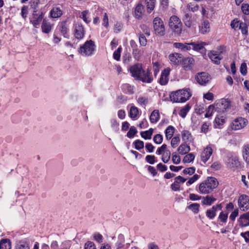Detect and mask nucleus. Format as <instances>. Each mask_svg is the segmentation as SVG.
I'll use <instances>...</instances> for the list:
<instances>
[{"mask_svg":"<svg viewBox=\"0 0 249 249\" xmlns=\"http://www.w3.org/2000/svg\"><path fill=\"white\" fill-rule=\"evenodd\" d=\"M218 181L216 178L209 177L199 184V192L202 194H210L218 186Z\"/></svg>","mask_w":249,"mask_h":249,"instance_id":"obj_1","label":"nucleus"},{"mask_svg":"<svg viewBox=\"0 0 249 249\" xmlns=\"http://www.w3.org/2000/svg\"><path fill=\"white\" fill-rule=\"evenodd\" d=\"M191 95L188 90L183 89L172 92L170 95V98L173 102H185L189 99Z\"/></svg>","mask_w":249,"mask_h":249,"instance_id":"obj_2","label":"nucleus"},{"mask_svg":"<svg viewBox=\"0 0 249 249\" xmlns=\"http://www.w3.org/2000/svg\"><path fill=\"white\" fill-rule=\"evenodd\" d=\"M169 26L176 36H180L182 32V24L177 16L173 15L170 18Z\"/></svg>","mask_w":249,"mask_h":249,"instance_id":"obj_3","label":"nucleus"},{"mask_svg":"<svg viewBox=\"0 0 249 249\" xmlns=\"http://www.w3.org/2000/svg\"><path fill=\"white\" fill-rule=\"evenodd\" d=\"M95 47L94 42L92 40H88L80 47L78 52L83 56H90L93 53Z\"/></svg>","mask_w":249,"mask_h":249,"instance_id":"obj_4","label":"nucleus"},{"mask_svg":"<svg viewBox=\"0 0 249 249\" xmlns=\"http://www.w3.org/2000/svg\"><path fill=\"white\" fill-rule=\"evenodd\" d=\"M213 105L214 107V112L223 114L231 107V102L228 99H222L216 101Z\"/></svg>","mask_w":249,"mask_h":249,"instance_id":"obj_5","label":"nucleus"},{"mask_svg":"<svg viewBox=\"0 0 249 249\" xmlns=\"http://www.w3.org/2000/svg\"><path fill=\"white\" fill-rule=\"evenodd\" d=\"M217 51H211L208 53V56L210 59L215 64L218 65L220 63V60L222 57L221 54L225 51L224 46H219L217 48Z\"/></svg>","mask_w":249,"mask_h":249,"instance_id":"obj_6","label":"nucleus"},{"mask_svg":"<svg viewBox=\"0 0 249 249\" xmlns=\"http://www.w3.org/2000/svg\"><path fill=\"white\" fill-rule=\"evenodd\" d=\"M153 27L155 34L160 36L165 35V27L162 20L159 17H156L153 20Z\"/></svg>","mask_w":249,"mask_h":249,"instance_id":"obj_7","label":"nucleus"},{"mask_svg":"<svg viewBox=\"0 0 249 249\" xmlns=\"http://www.w3.org/2000/svg\"><path fill=\"white\" fill-rule=\"evenodd\" d=\"M129 71L131 75L135 79L138 80L143 71V69L141 64L137 63L131 66L129 68Z\"/></svg>","mask_w":249,"mask_h":249,"instance_id":"obj_8","label":"nucleus"},{"mask_svg":"<svg viewBox=\"0 0 249 249\" xmlns=\"http://www.w3.org/2000/svg\"><path fill=\"white\" fill-rule=\"evenodd\" d=\"M238 206L240 209L245 211L249 209V197L246 195L239 196L238 200Z\"/></svg>","mask_w":249,"mask_h":249,"instance_id":"obj_9","label":"nucleus"},{"mask_svg":"<svg viewBox=\"0 0 249 249\" xmlns=\"http://www.w3.org/2000/svg\"><path fill=\"white\" fill-rule=\"evenodd\" d=\"M210 79L211 78L209 74L205 72L197 73L196 76V79L197 82L201 85H204L207 84Z\"/></svg>","mask_w":249,"mask_h":249,"instance_id":"obj_10","label":"nucleus"},{"mask_svg":"<svg viewBox=\"0 0 249 249\" xmlns=\"http://www.w3.org/2000/svg\"><path fill=\"white\" fill-rule=\"evenodd\" d=\"M85 35V31L81 24L75 23L74 25V36L77 39H81Z\"/></svg>","mask_w":249,"mask_h":249,"instance_id":"obj_11","label":"nucleus"},{"mask_svg":"<svg viewBox=\"0 0 249 249\" xmlns=\"http://www.w3.org/2000/svg\"><path fill=\"white\" fill-rule=\"evenodd\" d=\"M248 121L243 118H239L235 119L232 123V129L239 130L244 128L247 124Z\"/></svg>","mask_w":249,"mask_h":249,"instance_id":"obj_12","label":"nucleus"},{"mask_svg":"<svg viewBox=\"0 0 249 249\" xmlns=\"http://www.w3.org/2000/svg\"><path fill=\"white\" fill-rule=\"evenodd\" d=\"M139 80L142 81L144 83H150L153 81V77L150 71L148 68L146 71H142V73L140 75Z\"/></svg>","mask_w":249,"mask_h":249,"instance_id":"obj_13","label":"nucleus"},{"mask_svg":"<svg viewBox=\"0 0 249 249\" xmlns=\"http://www.w3.org/2000/svg\"><path fill=\"white\" fill-rule=\"evenodd\" d=\"M228 166L235 170L239 168L240 166V162L239 161L238 158L236 156L229 157L227 160Z\"/></svg>","mask_w":249,"mask_h":249,"instance_id":"obj_14","label":"nucleus"},{"mask_svg":"<svg viewBox=\"0 0 249 249\" xmlns=\"http://www.w3.org/2000/svg\"><path fill=\"white\" fill-rule=\"evenodd\" d=\"M213 153L212 148L210 146H207L204 149L201 154V160L204 162H206L210 159Z\"/></svg>","mask_w":249,"mask_h":249,"instance_id":"obj_15","label":"nucleus"},{"mask_svg":"<svg viewBox=\"0 0 249 249\" xmlns=\"http://www.w3.org/2000/svg\"><path fill=\"white\" fill-rule=\"evenodd\" d=\"M169 58L174 65H178L183 60V56L178 53H174L169 55Z\"/></svg>","mask_w":249,"mask_h":249,"instance_id":"obj_16","label":"nucleus"},{"mask_svg":"<svg viewBox=\"0 0 249 249\" xmlns=\"http://www.w3.org/2000/svg\"><path fill=\"white\" fill-rule=\"evenodd\" d=\"M238 222L240 227L249 226V212L240 215Z\"/></svg>","mask_w":249,"mask_h":249,"instance_id":"obj_17","label":"nucleus"},{"mask_svg":"<svg viewBox=\"0 0 249 249\" xmlns=\"http://www.w3.org/2000/svg\"><path fill=\"white\" fill-rule=\"evenodd\" d=\"M35 12H36L35 11H34L33 19L31 20V22L35 28H38L43 19V14L41 13L40 15L38 16Z\"/></svg>","mask_w":249,"mask_h":249,"instance_id":"obj_18","label":"nucleus"},{"mask_svg":"<svg viewBox=\"0 0 249 249\" xmlns=\"http://www.w3.org/2000/svg\"><path fill=\"white\" fill-rule=\"evenodd\" d=\"M221 206L220 204H218L213 206L211 209L208 210L206 211V216L210 219H213L215 216V212L217 209L220 210Z\"/></svg>","mask_w":249,"mask_h":249,"instance_id":"obj_19","label":"nucleus"},{"mask_svg":"<svg viewBox=\"0 0 249 249\" xmlns=\"http://www.w3.org/2000/svg\"><path fill=\"white\" fill-rule=\"evenodd\" d=\"M169 71L167 69H165L162 72L159 80V82L161 85H164L167 84L169 80Z\"/></svg>","mask_w":249,"mask_h":249,"instance_id":"obj_20","label":"nucleus"},{"mask_svg":"<svg viewBox=\"0 0 249 249\" xmlns=\"http://www.w3.org/2000/svg\"><path fill=\"white\" fill-rule=\"evenodd\" d=\"M183 65L185 70H191L194 64V60L191 57H188L185 59L183 58Z\"/></svg>","mask_w":249,"mask_h":249,"instance_id":"obj_21","label":"nucleus"},{"mask_svg":"<svg viewBox=\"0 0 249 249\" xmlns=\"http://www.w3.org/2000/svg\"><path fill=\"white\" fill-rule=\"evenodd\" d=\"M173 46L175 48L180 49L182 51L190 50V46H189V43H182L176 42L173 44Z\"/></svg>","mask_w":249,"mask_h":249,"instance_id":"obj_22","label":"nucleus"},{"mask_svg":"<svg viewBox=\"0 0 249 249\" xmlns=\"http://www.w3.org/2000/svg\"><path fill=\"white\" fill-rule=\"evenodd\" d=\"M144 12V7L141 4H139L137 5L135 10V15L137 18H142V14Z\"/></svg>","mask_w":249,"mask_h":249,"instance_id":"obj_23","label":"nucleus"},{"mask_svg":"<svg viewBox=\"0 0 249 249\" xmlns=\"http://www.w3.org/2000/svg\"><path fill=\"white\" fill-rule=\"evenodd\" d=\"M242 156L244 160L249 164V144L244 146L242 151Z\"/></svg>","mask_w":249,"mask_h":249,"instance_id":"obj_24","label":"nucleus"},{"mask_svg":"<svg viewBox=\"0 0 249 249\" xmlns=\"http://www.w3.org/2000/svg\"><path fill=\"white\" fill-rule=\"evenodd\" d=\"M11 245L10 240L2 239L0 241V249H11Z\"/></svg>","mask_w":249,"mask_h":249,"instance_id":"obj_25","label":"nucleus"},{"mask_svg":"<svg viewBox=\"0 0 249 249\" xmlns=\"http://www.w3.org/2000/svg\"><path fill=\"white\" fill-rule=\"evenodd\" d=\"M190 151V147L187 144L184 143L181 144L178 149L179 154L185 155Z\"/></svg>","mask_w":249,"mask_h":249,"instance_id":"obj_26","label":"nucleus"},{"mask_svg":"<svg viewBox=\"0 0 249 249\" xmlns=\"http://www.w3.org/2000/svg\"><path fill=\"white\" fill-rule=\"evenodd\" d=\"M160 118V113L158 110H154L151 114L150 121L151 123L157 122Z\"/></svg>","mask_w":249,"mask_h":249,"instance_id":"obj_27","label":"nucleus"},{"mask_svg":"<svg viewBox=\"0 0 249 249\" xmlns=\"http://www.w3.org/2000/svg\"><path fill=\"white\" fill-rule=\"evenodd\" d=\"M62 11L58 7H53L50 12L51 16L53 18H59L62 15Z\"/></svg>","mask_w":249,"mask_h":249,"instance_id":"obj_28","label":"nucleus"},{"mask_svg":"<svg viewBox=\"0 0 249 249\" xmlns=\"http://www.w3.org/2000/svg\"><path fill=\"white\" fill-rule=\"evenodd\" d=\"M165 136L167 140L172 138L175 132V128L171 125L168 126L165 130Z\"/></svg>","mask_w":249,"mask_h":249,"instance_id":"obj_29","label":"nucleus"},{"mask_svg":"<svg viewBox=\"0 0 249 249\" xmlns=\"http://www.w3.org/2000/svg\"><path fill=\"white\" fill-rule=\"evenodd\" d=\"M210 31V24L208 21H204L202 23L200 32L202 34H205Z\"/></svg>","mask_w":249,"mask_h":249,"instance_id":"obj_30","label":"nucleus"},{"mask_svg":"<svg viewBox=\"0 0 249 249\" xmlns=\"http://www.w3.org/2000/svg\"><path fill=\"white\" fill-rule=\"evenodd\" d=\"M41 28L43 33L47 34L50 32L52 27L49 22L44 19L42 24Z\"/></svg>","mask_w":249,"mask_h":249,"instance_id":"obj_31","label":"nucleus"},{"mask_svg":"<svg viewBox=\"0 0 249 249\" xmlns=\"http://www.w3.org/2000/svg\"><path fill=\"white\" fill-rule=\"evenodd\" d=\"M215 115V123L219 125H223L225 123V117L223 115V114L216 113Z\"/></svg>","mask_w":249,"mask_h":249,"instance_id":"obj_32","label":"nucleus"},{"mask_svg":"<svg viewBox=\"0 0 249 249\" xmlns=\"http://www.w3.org/2000/svg\"><path fill=\"white\" fill-rule=\"evenodd\" d=\"M203 198L202 203L206 205H211L216 200L215 198L210 196H207L205 197H203Z\"/></svg>","mask_w":249,"mask_h":249,"instance_id":"obj_33","label":"nucleus"},{"mask_svg":"<svg viewBox=\"0 0 249 249\" xmlns=\"http://www.w3.org/2000/svg\"><path fill=\"white\" fill-rule=\"evenodd\" d=\"M146 7L147 9V12L151 13L155 8L156 0H145Z\"/></svg>","mask_w":249,"mask_h":249,"instance_id":"obj_34","label":"nucleus"},{"mask_svg":"<svg viewBox=\"0 0 249 249\" xmlns=\"http://www.w3.org/2000/svg\"><path fill=\"white\" fill-rule=\"evenodd\" d=\"M183 21L185 25L188 27H190L192 25L191 16L186 13L182 18Z\"/></svg>","mask_w":249,"mask_h":249,"instance_id":"obj_35","label":"nucleus"},{"mask_svg":"<svg viewBox=\"0 0 249 249\" xmlns=\"http://www.w3.org/2000/svg\"><path fill=\"white\" fill-rule=\"evenodd\" d=\"M190 46V50L195 51H198L201 50L203 48V43H199L196 42H191L189 43Z\"/></svg>","mask_w":249,"mask_h":249,"instance_id":"obj_36","label":"nucleus"},{"mask_svg":"<svg viewBox=\"0 0 249 249\" xmlns=\"http://www.w3.org/2000/svg\"><path fill=\"white\" fill-rule=\"evenodd\" d=\"M171 152L169 150H165L162 153L161 160L164 163H167L170 159Z\"/></svg>","mask_w":249,"mask_h":249,"instance_id":"obj_37","label":"nucleus"},{"mask_svg":"<svg viewBox=\"0 0 249 249\" xmlns=\"http://www.w3.org/2000/svg\"><path fill=\"white\" fill-rule=\"evenodd\" d=\"M139 110L137 107L132 106L131 107L129 112L130 118L134 119L136 118L138 114Z\"/></svg>","mask_w":249,"mask_h":249,"instance_id":"obj_38","label":"nucleus"},{"mask_svg":"<svg viewBox=\"0 0 249 249\" xmlns=\"http://www.w3.org/2000/svg\"><path fill=\"white\" fill-rule=\"evenodd\" d=\"M200 205L198 203H193L189 205L187 208L191 210L194 213H197L199 210Z\"/></svg>","mask_w":249,"mask_h":249,"instance_id":"obj_39","label":"nucleus"},{"mask_svg":"<svg viewBox=\"0 0 249 249\" xmlns=\"http://www.w3.org/2000/svg\"><path fill=\"white\" fill-rule=\"evenodd\" d=\"M213 114H216V112H214V107L213 105H211L209 106L208 108L206 110V113L205 115V117H209Z\"/></svg>","mask_w":249,"mask_h":249,"instance_id":"obj_40","label":"nucleus"},{"mask_svg":"<svg viewBox=\"0 0 249 249\" xmlns=\"http://www.w3.org/2000/svg\"><path fill=\"white\" fill-rule=\"evenodd\" d=\"M239 29L241 30L242 34L243 35L246 36L248 35V26L246 23L240 22L239 26Z\"/></svg>","mask_w":249,"mask_h":249,"instance_id":"obj_41","label":"nucleus"},{"mask_svg":"<svg viewBox=\"0 0 249 249\" xmlns=\"http://www.w3.org/2000/svg\"><path fill=\"white\" fill-rule=\"evenodd\" d=\"M195 159V155L193 153H189L184 157L183 162L184 163H189L193 161Z\"/></svg>","mask_w":249,"mask_h":249,"instance_id":"obj_42","label":"nucleus"},{"mask_svg":"<svg viewBox=\"0 0 249 249\" xmlns=\"http://www.w3.org/2000/svg\"><path fill=\"white\" fill-rule=\"evenodd\" d=\"M190 106L188 104L186 105L184 107H183L180 111L179 115L182 118H185L187 114V112L190 109Z\"/></svg>","mask_w":249,"mask_h":249,"instance_id":"obj_43","label":"nucleus"},{"mask_svg":"<svg viewBox=\"0 0 249 249\" xmlns=\"http://www.w3.org/2000/svg\"><path fill=\"white\" fill-rule=\"evenodd\" d=\"M180 142V137L179 135L174 137L171 142V145L173 148L176 147Z\"/></svg>","mask_w":249,"mask_h":249,"instance_id":"obj_44","label":"nucleus"},{"mask_svg":"<svg viewBox=\"0 0 249 249\" xmlns=\"http://www.w3.org/2000/svg\"><path fill=\"white\" fill-rule=\"evenodd\" d=\"M139 40L140 45L142 46H145L147 44V39L145 36L142 34H140L139 35Z\"/></svg>","mask_w":249,"mask_h":249,"instance_id":"obj_45","label":"nucleus"},{"mask_svg":"<svg viewBox=\"0 0 249 249\" xmlns=\"http://www.w3.org/2000/svg\"><path fill=\"white\" fill-rule=\"evenodd\" d=\"M187 8L192 12H196L198 10V5L195 2H190L187 5Z\"/></svg>","mask_w":249,"mask_h":249,"instance_id":"obj_46","label":"nucleus"},{"mask_svg":"<svg viewBox=\"0 0 249 249\" xmlns=\"http://www.w3.org/2000/svg\"><path fill=\"white\" fill-rule=\"evenodd\" d=\"M135 148L138 150H140L142 149H143L144 147V142H143L140 141L139 140H137L135 141L134 142Z\"/></svg>","mask_w":249,"mask_h":249,"instance_id":"obj_47","label":"nucleus"},{"mask_svg":"<svg viewBox=\"0 0 249 249\" xmlns=\"http://www.w3.org/2000/svg\"><path fill=\"white\" fill-rule=\"evenodd\" d=\"M191 134L188 131L184 130L181 132L182 139L185 142H186L189 140Z\"/></svg>","mask_w":249,"mask_h":249,"instance_id":"obj_48","label":"nucleus"},{"mask_svg":"<svg viewBox=\"0 0 249 249\" xmlns=\"http://www.w3.org/2000/svg\"><path fill=\"white\" fill-rule=\"evenodd\" d=\"M153 141L157 144L161 143L163 141L162 136L160 134L155 135L153 138Z\"/></svg>","mask_w":249,"mask_h":249,"instance_id":"obj_49","label":"nucleus"},{"mask_svg":"<svg viewBox=\"0 0 249 249\" xmlns=\"http://www.w3.org/2000/svg\"><path fill=\"white\" fill-rule=\"evenodd\" d=\"M122 51L121 47H119L113 53V58L115 60L119 61L121 57V53Z\"/></svg>","mask_w":249,"mask_h":249,"instance_id":"obj_50","label":"nucleus"},{"mask_svg":"<svg viewBox=\"0 0 249 249\" xmlns=\"http://www.w3.org/2000/svg\"><path fill=\"white\" fill-rule=\"evenodd\" d=\"M137 130L134 126H131L127 133L128 138H132L137 133Z\"/></svg>","mask_w":249,"mask_h":249,"instance_id":"obj_51","label":"nucleus"},{"mask_svg":"<svg viewBox=\"0 0 249 249\" xmlns=\"http://www.w3.org/2000/svg\"><path fill=\"white\" fill-rule=\"evenodd\" d=\"M240 71L243 75H246L247 73V66L245 62H243L241 64Z\"/></svg>","mask_w":249,"mask_h":249,"instance_id":"obj_52","label":"nucleus"},{"mask_svg":"<svg viewBox=\"0 0 249 249\" xmlns=\"http://www.w3.org/2000/svg\"><path fill=\"white\" fill-rule=\"evenodd\" d=\"M195 168L194 167H191L183 170V173L184 175H192L195 172Z\"/></svg>","mask_w":249,"mask_h":249,"instance_id":"obj_53","label":"nucleus"},{"mask_svg":"<svg viewBox=\"0 0 249 249\" xmlns=\"http://www.w3.org/2000/svg\"><path fill=\"white\" fill-rule=\"evenodd\" d=\"M172 161L174 164H178L180 162V157L177 155L176 152L172 154Z\"/></svg>","mask_w":249,"mask_h":249,"instance_id":"obj_54","label":"nucleus"},{"mask_svg":"<svg viewBox=\"0 0 249 249\" xmlns=\"http://www.w3.org/2000/svg\"><path fill=\"white\" fill-rule=\"evenodd\" d=\"M199 178V176L197 174L194 175L192 177L189 178L187 182V185H191L196 182Z\"/></svg>","mask_w":249,"mask_h":249,"instance_id":"obj_55","label":"nucleus"},{"mask_svg":"<svg viewBox=\"0 0 249 249\" xmlns=\"http://www.w3.org/2000/svg\"><path fill=\"white\" fill-rule=\"evenodd\" d=\"M243 13L247 15H249V4L247 3H243L241 7Z\"/></svg>","mask_w":249,"mask_h":249,"instance_id":"obj_56","label":"nucleus"},{"mask_svg":"<svg viewBox=\"0 0 249 249\" xmlns=\"http://www.w3.org/2000/svg\"><path fill=\"white\" fill-rule=\"evenodd\" d=\"M156 157L153 155H147L145 157V160L147 162L153 164L155 162Z\"/></svg>","mask_w":249,"mask_h":249,"instance_id":"obj_57","label":"nucleus"},{"mask_svg":"<svg viewBox=\"0 0 249 249\" xmlns=\"http://www.w3.org/2000/svg\"><path fill=\"white\" fill-rule=\"evenodd\" d=\"M85 249H96L94 244L92 242L89 241L87 242L85 245Z\"/></svg>","mask_w":249,"mask_h":249,"instance_id":"obj_58","label":"nucleus"},{"mask_svg":"<svg viewBox=\"0 0 249 249\" xmlns=\"http://www.w3.org/2000/svg\"><path fill=\"white\" fill-rule=\"evenodd\" d=\"M157 169L160 172H163L167 170V166L161 163H159L157 166Z\"/></svg>","mask_w":249,"mask_h":249,"instance_id":"obj_59","label":"nucleus"},{"mask_svg":"<svg viewBox=\"0 0 249 249\" xmlns=\"http://www.w3.org/2000/svg\"><path fill=\"white\" fill-rule=\"evenodd\" d=\"M189 198L191 200L196 201L200 200L201 198V196L195 194H190L189 195Z\"/></svg>","mask_w":249,"mask_h":249,"instance_id":"obj_60","label":"nucleus"},{"mask_svg":"<svg viewBox=\"0 0 249 249\" xmlns=\"http://www.w3.org/2000/svg\"><path fill=\"white\" fill-rule=\"evenodd\" d=\"M204 98L209 101H212L213 99V94L210 92L204 94Z\"/></svg>","mask_w":249,"mask_h":249,"instance_id":"obj_61","label":"nucleus"},{"mask_svg":"<svg viewBox=\"0 0 249 249\" xmlns=\"http://www.w3.org/2000/svg\"><path fill=\"white\" fill-rule=\"evenodd\" d=\"M186 180H187L186 178H185L180 176H178L176 177L175 178V181L176 182H177V183H178V184H179V183H183L185 182Z\"/></svg>","mask_w":249,"mask_h":249,"instance_id":"obj_62","label":"nucleus"},{"mask_svg":"<svg viewBox=\"0 0 249 249\" xmlns=\"http://www.w3.org/2000/svg\"><path fill=\"white\" fill-rule=\"evenodd\" d=\"M94 238L98 243L102 242L103 239L102 235L99 233H96L94 234Z\"/></svg>","mask_w":249,"mask_h":249,"instance_id":"obj_63","label":"nucleus"},{"mask_svg":"<svg viewBox=\"0 0 249 249\" xmlns=\"http://www.w3.org/2000/svg\"><path fill=\"white\" fill-rule=\"evenodd\" d=\"M16 249H30L28 245L25 243L19 244L17 245Z\"/></svg>","mask_w":249,"mask_h":249,"instance_id":"obj_64","label":"nucleus"}]
</instances>
